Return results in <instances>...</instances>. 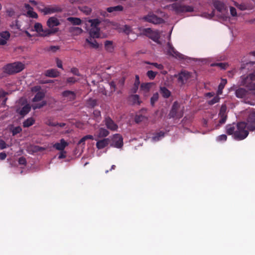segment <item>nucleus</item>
<instances>
[{
    "mask_svg": "<svg viewBox=\"0 0 255 255\" xmlns=\"http://www.w3.org/2000/svg\"><path fill=\"white\" fill-rule=\"evenodd\" d=\"M226 132L228 135H233L237 140H244L249 135V131L246 129V125L243 122L235 124H229L226 126Z\"/></svg>",
    "mask_w": 255,
    "mask_h": 255,
    "instance_id": "nucleus-1",
    "label": "nucleus"
},
{
    "mask_svg": "<svg viewBox=\"0 0 255 255\" xmlns=\"http://www.w3.org/2000/svg\"><path fill=\"white\" fill-rule=\"evenodd\" d=\"M24 69V65L21 62H14L5 65L3 68V73L7 75L18 73Z\"/></svg>",
    "mask_w": 255,
    "mask_h": 255,
    "instance_id": "nucleus-2",
    "label": "nucleus"
},
{
    "mask_svg": "<svg viewBox=\"0 0 255 255\" xmlns=\"http://www.w3.org/2000/svg\"><path fill=\"white\" fill-rule=\"evenodd\" d=\"M142 34L150 38L153 41L157 44H160L159 39L160 38V33L158 31H153L151 28H145L142 29Z\"/></svg>",
    "mask_w": 255,
    "mask_h": 255,
    "instance_id": "nucleus-3",
    "label": "nucleus"
},
{
    "mask_svg": "<svg viewBox=\"0 0 255 255\" xmlns=\"http://www.w3.org/2000/svg\"><path fill=\"white\" fill-rule=\"evenodd\" d=\"M180 105L177 101L173 103L171 109L169 114L168 115V117L169 118H176L177 119H180L183 116V110H179Z\"/></svg>",
    "mask_w": 255,
    "mask_h": 255,
    "instance_id": "nucleus-4",
    "label": "nucleus"
},
{
    "mask_svg": "<svg viewBox=\"0 0 255 255\" xmlns=\"http://www.w3.org/2000/svg\"><path fill=\"white\" fill-rule=\"evenodd\" d=\"M171 7L177 13L193 11V8L192 6L182 5L178 3H172Z\"/></svg>",
    "mask_w": 255,
    "mask_h": 255,
    "instance_id": "nucleus-5",
    "label": "nucleus"
},
{
    "mask_svg": "<svg viewBox=\"0 0 255 255\" xmlns=\"http://www.w3.org/2000/svg\"><path fill=\"white\" fill-rule=\"evenodd\" d=\"M62 8L58 5H50L43 6V9H40V11L45 15L60 12L62 11Z\"/></svg>",
    "mask_w": 255,
    "mask_h": 255,
    "instance_id": "nucleus-6",
    "label": "nucleus"
},
{
    "mask_svg": "<svg viewBox=\"0 0 255 255\" xmlns=\"http://www.w3.org/2000/svg\"><path fill=\"white\" fill-rule=\"evenodd\" d=\"M174 76L177 78L178 82L182 85L186 84L188 79L191 78V74L188 71H183Z\"/></svg>",
    "mask_w": 255,
    "mask_h": 255,
    "instance_id": "nucleus-7",
    "label": "nucleus"
},
{
    "mask_svg": "<svg viewBox=\"0 0 255 255\" xmlns=\"http://www.w3.org/2000/svg\"><path fill=\"white\" fill-rule=\"evenodd\" d=\"M143 19L147 22H151L155 24H160L163 22V19L162 18L151 13L144 16Z\"/></svg>",
    "mask_w": 255,
    "mask_h": 255,
    "instance_id": "nucleus-8",
    "label": "nucleus"
},
{
    "mask_svg": "<svg viewBox=\"0 0 255 255\" xmlns=\"http://www.w3.org/2000/svg\"><path fill=\"white\" fill-rule=\"evenodd\" d=\"M246 125V129L250 131L255 130V113H251L247 119V122H243Z\"/></svg>",
    "mask_w": 255,
    "mask_h": 255,
    "instance_id": "nucleus-9",
    "label": "nucleus"
},
{
    "mask_svg": "<svg viewBox=\"0 0 255 255\" xmlns=\"http://www.w3.org/2000/svg\"><path fill=\"white\" fill-rule=\"evenodd\" d=\"M167 53L168 55H171L172 57L179 59H184V55L177 51L170 42L167 43Z\"/></svg>",
    "mask_w": 255,
    "mask_h": 255,
    "instance_id": "nucleus-10",
    "label": "nucleus"
},
{
    "mask_svg": "<svg viewBox=\"0 0 255 255\" xmlns=\"http://www.w3.org/2000/svg\"><path fill=\"white\" fill-rule=\"evenodd\" d=\"M167 53L168 55H171L172 57L179 59H184V55L177 51L170 42L167 43Z\"/></svg>",
    "mask_w": 255,
    "mask_h": 255,
    "instance_id": "nucleus-11",
    "label": "nucleus"
},
{
    "mask_svg": "<svg viewBox=\"0 0 255 255\" xmlns=\"http://www.w3.org/2000/svg\"><path fill=\"white\" fill-rule=\"evenodd\" d=\"M167 53L168 55H171L172 57L179 59H184V55L177 51L170 42L167 43Z\"/></svg>",
    "mask_w": 255,
    "mask_h": 255,
    "instance_id": "nucleus-12",
    "label": "nucleus"
},
{
    "mask_svg": "<svg viewBox=\"0 0 255 255\" xmlns=\"http://www.w3.org/2000/svg\"><path fill=\"white\" fill-rule=\"evenodd\" d=\"M63 100L67 102H72L76 99V93L69 90L64 91L61 93Z\"/></svg>",
    "mask_w": 255,
    "mask_h": 255,
    "instance_id": "nucleus-13",
    "label": "nucleus"
},
{
    "mask_svg": "<svg viewBox=\"0 0 255 255\" xmlns=\"http://www.w3.org/2000/svg\"><path fill=\"white\" fill-rule=\"evenodd\" d=\"M124 145L123 138L120 134H115L113 135V143L112 146L116 148H121Z\"/></svg>",
    "mask_w": 255,
    "mask_h": 255,
    "instance_id": "nucleus-14",
    "label": "nucleus"
},
{
    "mask_svg": "<svg viewBox=\"0 0 255 255\" xmlns=\"http://www.w3.org/2000/svg\"><path fill=\"white\" fill-rule=\"evenodd\" d=\"M106 127L111 131H116L118 126L109 117H106L104 120Z\"/></svg>",
    "mask_w": 255,
    "mask_h": 255,
    "instance_id": "nucleus-15",
    "label": "nucleus"
},
{
    "mask_svg": "<svg viewBox=\"0 0 255 255\" xmlns=\"http://www.w3.org/2000/svg\"><path fill=\"white\" fill-rule=\"evenodd\" d=\"M10 34L9 31H4L0 32V46H3L6 44L7 41L9 40Z\"/></svg>",
    "mask_w": 255,
    "mask_h": 255,
    "instance_id": "nucleus-16",
    "label": "nucleus"
},
{
    "mask_svg": "<svg viewBox=\"0 0 255 255\" xmlns=\"http://www.w3.org/2000/svg\"><path fill=\"white\" fill-rule=\"evenodd\" d=\"M60 24V22L56 17H50L47 21V25L50 28H54Z\"/></svg>",
    "mask_w": 255,
    "mask_h": 255,
    "instance_id": "nucleus-17",
    "label": "nucleus"
},
{
    "mask_svg": "<svg viewBox=\"0 0 255 255\" xmlns=\"http://www.w3.org/2000/svg\"><path fill=\"white\" fill-rule=\"evenodd\" d=\"M68 145V143L62 138L60 140V142H56V143L54 144L53 147L56 150L63 151L64 148H65Z\"/></svg>",
    "mask_w": 255,
    "mask_h": 255,
    "instance_id": "nucleus-18",
    "label": "nucleus"
},
{
    "mask_svg": "<svg viewBox=\"0 0 255 255\" xmlns=\"http://www.w3.org/2000/svg\"><path fill=\"white\" fill-rule=\"evenodd\" d=\"M58 31V28L57 27L50 29H43V31H41L40 35L41 36H49L57 33Z\"/></svg>",
    "mask_w": 255,
    "mask_h": 255,
    "instance_id": "nucleus-19",
    "label": "nucleus"
},
{
    "mask_svg": "<svg viewBox=\"0 0 255 255\" xmlns=\"http://www.w3.org/2000/svg\"><path fill=\"white\" fill-rule=\"evenodd\" d=\"M110 142L109 138H104L102 140H98L96 146L98 149H102L108 146Z\"/></svg>",
    "mask_w": 255,
    "mask_h": 255,
    "instance_id": "nucleus-20",
    "label": "nucleus"
},
{
    "mask_svg": "<svg viewBox=\"0 0 255 255\" xmlns=\"http://www.w3.org/2000/svg\"><path fill=\"white\" fill-rule=\"evenodd\" d=\"M31 107L29 105L26 104L23 106L21 109H17L16 112L22 117L25 116L30 111Z\"/></svg>",
    "mask_w": 255,
    "mask_h": 255,
    "instance_id": "nucleus-21",
    "label": "nucleus"
},
{
    "mask_svg": "<svg viewBox=\"0 0 255 255\" xmlns=\"http://www.w3.org/2000/svg\"><path fill=\"white\" fill-rule=\"evenodd\" d=\"M100 28L99 27H91L89 31V34L91 37L98 38L100 36Z\"/></svg>",
    "mask_w": 255,
    "mask_h": 255,
    "instance_id": "nucleus-22",
    "label": "nucleus"
},
{
    "mask_svg": "<svg viewBox=\"0 0 255 255\" xmlns=\"http://www.w3.org/2000/svg\"><path fill=\"white\" fill-rule=\"evenodd\" d=\"M45 75L48 77L56 78L59 75V72L56 69H52L50 70H47L45 71Z\"/></svg>",
    "mask_w": 255,
    "mask_h": 255,
    "instance_id": "nucleus-23",
    "label": "nucleus"
},
{
    "mask_svg": "<svg viewBox=\"0 0 255 255\" xmlns=\"http://www.w3.org/2000/svg\"><path fill=\"white\" fill-rule=\"evenodd\" d=\"M235 93L237 98H244L247 96L248 91L244 88H239L236 90Z\"/></svg>",
    "mask_w": 255,
    "mask_h": 255,
    "instance_id": "nucleus-24",
    "label": "nucleus"
},
{
    "mask_svg": "<svg viewBox=\"0 0 255 255\" xmlns=\"http://www.w3.org/2000/svg\"><path fill=\"white\" fill-rule=\"evenodd\" d=\"M153 84V83H142L140 85V90L145 93L149 92Z\"/></svg>",
    "mask_w": 255,
    "mask_h": 255,
    "instance_id": "nucleus-25",
    "label": "nucleus"
},
{
    "mask_svg": "<svg viewBox=\"0 0 255 255\" xmlns=\"http://www.w3.org/2000/svg\"><path fill=\"white\" fill-rule=\"evenodd\" d=\"M83 29L79 27H70L69 28V32L74 35H78L83 32Z\"/></svg>",
    "mask_w": 255,
    "mask_h": 255,
    "instance_id": "nucleus-26",
    "label": "nucleus"
},
{
    "mask_svg": "<svg viewBox=\"0 0 255 255\" xmlns=\"http://www.w3.org/2000/svg\"><path fill=\"white\" fill-rule=\"evenodd\" d=\"M67 19L74 25H79L82 23V20L79 17H68Z\"/></svg>",
    "mask_w": 255,
    "mask_h": 255,
    "instance_id": "nucleus-27",
    "label": "nucleus"
},
{
    "mask_svg": "<svg viewBox=\"0 0 255 255\" xmlns=\"http://www.w3.org/2000/svg\"><path fill=\"white\" fill-rule=\"evenodd\" d=\"M95 38L90 37L86 39V42L90 45V46L93 48L98 49L99 48V44L97 41L94 39Z\"/></svg>",
    "mask_w": 255,
    "mask_h": 255,
    "instance_id": "nucleus-28",
    "label": "nucleus"
},
{
    "mask_svg": "<svg viewBox=\"0 0 255 255\" xmlns=\"http://www.w3.org/2000/svg\"><path fill=\"white\" fill-rule=\"evenodd\" d=\"M25 8L27 9V14L30 17L36 18L38 17L37 14L33 11V8L29 4H26Z\"/></svg>",
    "mask_w": 255,
    "mask_h": 255,
    "instance_id": "nucleus-29",
    "label": "nucleus"
},
{
    "mask_svg": "<svg viewBox=\"0 0 255 255\" xmlns=\"http://www.w3.org/2000/svg\"><path fill=\"white\" fill-rule=\"evenodd\" d=\"M124 10V7L121 5L115 6H111L107 8V10L109 13H113L115 12L122 11Z\"/></svg>",
    "mask_w": 255,
    "mask_h": 255,
    "instance_id": "nucleus-30",
    "label": "nucleus"
},
{
    "mask_svg": "<svg viewBox=\"0 0 255 255\" xmlns=\"http://www.w3.org/2000/svg\"><path fill=\"white\" fill-rule=\"evenodd\" d=\"M134 121L136 123H139L140 122H145L147 121V117L142 115L139 112L136 115Z\"/></svg>",
    "mask_w": 255,
    "mask_h": 255,
    "instance_id": "nucleus-31",
    "label": "nucleus"
},
{
    "mask_svg": "<svg viewBox=\"0 0 255 255\" xmlns=\"http://www.w3.org/2000/svg\"><path fill=\"white\" fill-rule=\"evenodd\" d=\"M45 93L42 91H39L36 93L35 97L32 99L33 102H37L42 100L45 97Z\"/></svg>",
    "mask_w": 255,
    "mask_h": 255,
    "instance_id": "nucleus-32",
    "label": "nucleus"
},
{
    "mask_svg": "<svg viewBox=\"0 0 255 255\" xmlns=\"http://www.w3.org/2000/svg\"><path fill=\"white\" fill-rule=\"evenodd\" d=\"M160 92L164 98H168L171 96V92L168 89L165 87H161L160 88Z\"/></svg>",
    "mask_w": 255,
    "mask_h": 255,
    "instance_id": "nucleus-33",
    "label": "nucleus"
},
{
    "mask_svg": "<svg viewBox=\"0 0 255 255\" xmlns=\"http://www.w3.org/2000/svg\"><path fill=\"white\" fill-rule=\"evenodd\" d=\"M109 131L103 128H100L99 129L98 136L99 138H102L109 135Z\"/></svg>",
    "mask_w": 255,
    "mask_h": 255,
    "instance_id": "nucleus-34",
    "label": "nucleus"
},
{
    "mask_svg": "<svg viewBox=\"0 0 255 255\" xmlns=\"http://www.w3.org/2000/svg\"><path fill=\"white\" fill-rule=\"evenodd\" d=\"M165 136V132L160 131L155 133L152 137V140L154 141H159Z\"/></svg>",
    "mask_w": 255,
    "mask_h": 255,
    "instance_id": "nucleus-35",
    "label": "nucleus"
},
{
    "mask_svg": "<svg viewBox=\"0 0 255 255\" xmlns=\"http://www.w3.org/2000/svg\"><path fill=\"white\" fill-rule=\"evenodd\" d=\"M35 123V120L33 118L30 117L27 118L22 123V126L24 128L30 127L32 126Z\"/></svg>",
    "mask_w": 255,
    "mask_h": 255,
    "instance_id": "nucleus-36",
    "label": "nucleus"
},
{
    "mask_svg": "<svg viewBox=\"0 0 255 255\" xmlns=\"http://www.w3.org/2000/svg\"><path fill=\"white\" fill-rule=\"evenodd\" d=\"M88 108H94L98 105L97 100L93 98H89L86 103Z\"/></svg>",
    "mask_w": 255,
    "mask_h": 255,
    "instance_id": "nucleus-37",
    "label": "nucleus"
},
{
    "mask_svg": "<svg viewBox=\"0 0 255 255\" xmlns=\"http://www.w3.org/2000/svg\"><path fill=\"white\" fill-rule=\"evenodd\" d=\"M227 84V80L226 79H221V83L218 86L217 91L218 95L223 93V90L224 89L225 85Z\"/></svg>",
    "mask_w": 255,
    "mask_h": 255,
    "instance_id": "nucleus-38",
    "label": "nucleus"
},
{
    "mask_svg": "<svg viewBox=\"0 0 255 255\" xmlns=\"http://www.w3.org/2000/svg\"><path fill=\"white\" fill-rule=\"evenodd\" d=\"M105 49L109 52L113 51L114 47L112 45V42L111 41H106L105 42Z\"/></svg>",
    "mask_w": 255,
    "mask_h": 255,
    "instance_id": "nucleus-39",
    "label": "nucleus"
},
{
    "mask_svg": "<svg viewBox=\"0 0 255 255\" xmlns=\"http://www.w3.org/2000/svg\"><path fill=\"white\" fill-rule=\"evenodd\" d=\"M47 103L45 101H42V102L39 103H36L33 104L32 105V108L34 110H36L37 109H41L46 105Z\"/></svg>",
    "mask_w": 255,
    "mask_h": 255,
    "instance_id": "nucleus-40",
    "label": "nucleus"
},
{
    "mask_svg": "<svg viewBox=\"0 0 255 255\" xmlns=\"http://www.w3.org/2000/svg\"><path fill=\"white\" fill-rule=\"evenodd\" d=\"M89 22L91 24V27H99L100 23V20L97 18L90 19Z\"/></svg>",
    "mask_w": 255,
    "mask_h": 255,
    "instance_id": "nucleus-41",
    "label": "nucleus"
},
{
    "mask_svg": "<svg viewBox=\"0 0 255 255\" xmlns=\"http://www.w3.org/2000/svg\"><path fill=\"white\" fill-rule=\"evenodd\" d=\"M131 102L133 104H137L140 105V101H139V96L136 94L132 95L130 97Z\"/></svg>",
    "mask_w": 255,
    "mask_h": 255,
    "instance_id": "nucleus-42",
    "label": "nucleus"
},
{
    "mask_svg": "<svg viewBox=\"0 0 255 255\" xmlns=\"http://www.w3.org/2000/svg\"><path fill=\"white\" fill-rule=\"evenodd\" d=\"M212 66H218V67H219L221 69L226 70V68L229 66V65L228 63H216L212 64Z\"/></svg>",
    "mask_w": 255,
    "mask_h": 255,
    "instance_id": "nucleus-43",
    "label": "nucleus"
},
{
    "mask_svg": "<svg viewBox=\"0 0 255 255\" xmlns=\"http://www.w3.org/2000/svg\"><path fill=\"white\" fill-rule=\"evenodd\" d=\"M43 27L41 24L39 22L35 23L34 25V29L36 32L40 34L41 31H43Z\"/></svg>",
    "mask_w": 255,
    "mask_h": 255,
    "instance_id": "nucleus-44",
    "label": "nucleus"
},
{
    "mask_svg": "<svg viewBox=\"0 0 255 255\" xmlns=\"http://www.w3.org/2000/svg\"><path fill=\"white\" fill-rule=\"evenodd\" d=\"M214 6L219 11H221L224 8V4L220 1H217L214 3Z\"/></svg>",
    "mask_w": 255,
    "mask_h": 255,
    "instance_id": "nucleus-45",
    "label": "nucleus"
},
{
    "mask_svg": "<svg viewBox=\"0 0 255 255\" xmlns=\"http://www.w3.org/2000/svg\"><path fill=\"white\" fill-rule=\"evenodd\" d=\"M157 73L152 70H149L146 73V76L149 79L153 80L155 79Z\"/></svg>",
    "mask_w": 255,
    "mask_h": 255,
    "instance_id": "nucleus-46",
    "label": "nucleus"
},
{
    "mask_svg": "<svg viewBox=\"0 0 255 255\" xmlns=\"http://www.w3.org/2000/svg\"><path fill=\"white\" fill-rule=\"evenodd\" d=\"M158 99V93H155L153 94L152 96L150 99V103L152 106H153L155 104V103L157 102Z\"/></svg>",
    "mask_w": 255,
    "mask_h": 255,
    "instance_id": "nucleus-47",
    "label": "nucleus"
},
{
    "mask_svg": "<svg viewBox=\"0 0 255 255\" xmlns=\"http://www.w3.org/2000/svg\"><path fill=\"white\" fill-rule=\"evenodd\" d=\"M21 131L22 128L20 127H15L11 130L12 135H13V136H15L18 133H19Z\"/></svg>",
    "mask_w": 255,
    "mask_h": 255,
    "instance_id": "nucleus-48",
    "label": "nucleus"
},
{
    "mask_svg": "<svg viewBox=\"0 0 255 255\" xmlns=\"http://www.w3.org/2000/svg\"><path fill=\"white\" fill-rule=\"evenodd\" d=\"M93 115L95 119L98 122H99L101 119V112L99 110H94Z\"/></svg>",
    "mask_w": 255,
    "mask_h": 255,
    "instance_id": "nucleus-49",
    "label": "nucleus"
},
{
    "mask_svg": "<svg viewBox=\"0 0 255 255\" xmlns=\"http://www.w3.org/2000/svg\"><path fill=\"white\" fill-rule=\"evenodd\" d=\"M145 63L147 64L153 65L158 70H161L163 69V66L162 65L158 64L157 63H150V62H146Z\"/></svg>",
    "mask_w": 255,
    "mask_h": 255,
    "instance_id": "nucleus-50",
    "label": "nucleus"
},
{
    "mask_svg": "<svg viewBox=\"0 0 255 255\" xmlns=\"http://www.w3.org/2000/svg\"><path fill=\"white\" fill-rule=\"evenodd\" d=\"M226 106L225 105H223L221 106L220 108V110L219 114V116H227L226 114Z\"/></svg>",
    "mask_w": 255,
    "mask_h": 255,
    "instance_id": "nucleus-51",
    "label": "nucleus"
},
{
    "mask_svg": "<svg viewBox=\"0 0 255 255\" xmlns=\"http://www.w3.org/2000/svg\"><path fill=\"white\" fill-rule=\"evenodd\" d=\"M220 100V98L218 96H216L214 98H213L212 100L209 101L208 104L210 105H213L215 103H218Z\"/></svg>",
    "mask_w": 255,
    "mask_h": 255,
    "instance_id": "nucleus-52",
    "label": "nucleus"
},
{
    "mask_svg": "<svg viewBox=\"0 0 255 255\" xmlns=\"http://www.w3.org/2000/svg\"><path fill=\"white\" fill-rule=\"evenodd\" d=\"M44 147L40 146L39 145H34L32 146V151L34 152H39L44 150Z\"/></svg>",
    "mask_w": 255,
    "mask_h": 255,
    "instance_id": "nucleus-53",
    "label": "nucleus"
},
{
    "mask_svg": "<svg viewBox=\"0 0 255 255\" xmlns=\"http://www.w3.org/2000/svg\"><path fill=\"white\" fill-rule=\"evenodd\" d=\"M78 81V79L74 77H69L67 79L66 82L68 84H73Z\"/></svg>",
    "mask_w": 255,
    "mask_h": 255,
    "instance_id": "nucleus-54",
    "label": "nucleus"
},
{
    "mask_svg": "<svg viewBox=\"0 0 255 255\" xmlns=\"http://www.w3.org/2000/svg\"><path fill=\"white\" fill-rule=\"evenodd\" d=\"M18 161L19 165H26V160L25 158L23 156H21L20 157H19Z\"/></svg>",
    "mask_w": 255,
    "mask_h": 255,
    "instance_id": "nucleus-55",
    "label": "nucleus"
},
{
    "mask_svg": "<svg viewBox=\"0 0 255 255\" xmlns=\"http://www.w3.org/2000/svg\"><path fill=\"white\" fill-rule=\"evenodd\" d=\"M71 72L72 74L78 76H81L82 75L79 73V70L77 68L73 67L71 69Z\"/></svg>",
    "mask_w": 255,
    "mask_h": 255,
    "instance_id": "nucleus-56",
    "label": "nucleus"
},
{
    "mask_svg": "<svg viewBox=\"0 0 255 255\" xmlns=\"http://www.w3.org/2000/svg\"><path fill=\"white\" fill-rule=\"evenodd\" d=\"M216 140H217V141H226L227 135L225 134L220 135L217 137V138H216Z\"/></svg>",
    "mask_w": 255,
    "mask_h": 255,
    "instance_id": "nucleus-57",
    "label": "nucleus"
},
{
    "mask_svg": "<svg viewBox=\"0 0 255 255\" xmlns=\"http://www.w3.org/2000/svg\"><path fill=\"white\" fill-rule=\"evenodd\" d=\"M59 49V46H51L48 48V50L50 51H52L53 52H56L57 50Z\"/></svg>",
    "mask_w": 255,
    "mask_h": 255,
    "instance_id": "nucleus-58",
    "label": "nucleus"
},
{
    "mask_svg": "<svg viewBox=\"0 0 255 255\" xmlns=\"http://www.w3.org/2000/svg\"><path fill=\"white\" fill-rule=\"evenodd\" d=\"M140 83V82L139 76L137 75H136L135 77V81H134V83L133 85L135 86L139 87Z\"/></svg>",
    "mask_w": 255,
    "mask_h": 255,
    "instance_id": "nucleus-59",
    "label": "nucleus"
},
{
    "mask_svg": "<svg viewBox=\"0 0 255 255\" xmlns=\"http://www.w3.org/2000/svg\"><path fill=\"white\" fill-rule=\"evenodd\" d=\"M230 13L232 16H235L237 15L236 9L234 7H230Z\"/></svg>",
    "mask_w": 255,
    "mask_h": 255,
    "instance_id": "nucleus-60",
    "label": "nucleus"
},
{
    "mask_svg": "<svg viewBox=\"0 0 255 255\" xmlns=\"http://www.w3.org/2000/svg\"><path fill=\"white\" fill-rule=\"evenodd\" d=\"M220 119L219 120V123L220 124H223L226 122L227 119V116H219Z\"/></svg>",
    "mask_w": 255,
    "mask_h": 255,
    "instance_id": "nucleus-61",
    "label": "nucleus"
},
{
    "mask_svg": "<svg viewBox=\"0 0 255 255\" xmlns=\"http://www.w3.org/2000/svg\"><path fill=\"white\" fill-rule=\"evenodd\" d=\"M237 7L242 10H246L247 8V5L245 3L239 4L237 5Z\"/></svg>",
    "mask_w": 255,
    "mask_h": 255,
    "instance_id": "nucleus-62",
    "label": "nucleus"
},
{
    "mask_svg": "<svg viewBox=\"0 0 255 255\" xmlns=\"http://www.w3.org/2000/svg\"><path fill=\"white\" fill-rule=\"evenodd\" d=\"M110 86L111 88V92H114L116 89V84L114 82H111L110 83Z\"/></svg>",
    "mask_w": 255,
    "mask_h": 255,
    "instance_id": "nucleus-63",
    "label": "nucleus"
},
{
    "mask_svg": "<svg viewBox=\"0 0 255 255\" xmlns=\"http://www.w3.org/2000/svg\"><path fill=\"white\" fill-rule=\"evenodd\" d=\"M6 147V144L4 141L2 140H0V149H4Z\"/></svg>",
    "mask_w": 255,
    "mask_h": 255,
    "instance_id": "nucleus-64",
    "label": "nucleus"
}]
</instances>
